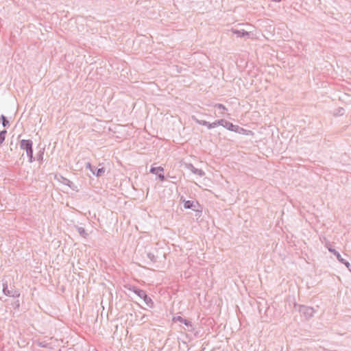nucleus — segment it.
I'll return each instance as SVG.
<instances>
[{
  "mask_svg": "<svg viewBox=\"0 0 351 351\" xmlns=\"http://www.w3.org/2000/svg\"><path fill=\"white\" fill-rule=\"evenodd\" d=\"M124 287L126 289H128L130 291H132L140 298L143 299L148 307L152 308H154V303L152 299L147 295L145 291L140 289L139 287H138L136 286L131 285H125L124 286Z\"/></svg>",
  "mask_w": 351,
  "mask_h": 351,
  "instance_id": "f257e3e1",
  "label": "nucleus"
},
{
  "mask_svg": "<svg viewBox=\"0 0 351 351\" xmlns=\"http://www.w3.org/2000/svg\"><path fill=\"white\" fill-rule=\"evenodd\" d=\"M20 147L26 152L27 156L28 157L29 162L32 163L35 161V158L33 155V142L30 139H23L20 141Z\"/></svg>",
  "mask_w": 351,
  "mask_h": 351,
  "instance_id": "f03ea898",
  "label": "nucleus"
},
{
  "mask_svg": "<svg viewBox=\"0 0 351 351\" xmlns=\"http://www.w3.org/2000/svg\"><path fill=\"white\" fill-rule=\"evenodd\" d=\"M296 306L298 307V311L306 319H309L313 316L315 311L313 307L295 304V307Z\"/></svg>",
  "mask_w": 351,
  "mask_h": 351,
  "instance_id": "7ed1b4c3",
  "label": "nucleus"
},
{
  "mask_svg": "<svg viewBox=\"0 0 351 351\" xmlns=\"http://www.w3.org/2000/svg\"><path fill=\"white\" fill-rule=\"evenodd\" d=\"M327 248L328 250V251L331 253L333 254L334 256H336L337 259L342 264H343L348 269L351 271V265L350 263L346 261V259H344L341 255L340 254V253L339 252H337L331 245H327Z\"/></svg>",
  "mask_w": 351,
  "mask_h": 351,
  "instance_id": "20e7f679",
  "label": "nucleus"
},
{
  "mask_svg": "<svg viewBox=\"0 0 351 351\" xmlns=\"http://www.w3.org/2000/svg\"><path fill=\"white\" fill-rule=\"evenodd\" d=\"M2 287H3V290H2L3 293L5 295L10 296V297H13V298H19L20 296V293L19 291L8 289V285L7 282H3Z\"/></svg>",
  "mask_w": 351,
  "mask_h": 351,
  "instance_id": "39448f33",
  "label": "nucleus"
},
{
  "mask_svg": "<svg viewBox=\"0 0 351 351\" xmlns=\"http://www.w3.org/2000/svg\"><path fill=\"white\" fill-rule=\"evenodd\" d=\"M164 168L161 166L160 167H153L152 166L149 170V172L152 174H155L158 176V178L160 181L163 182L165 180V176L164 175Z\"/></svg>",
  "mask_w": 351,
  "mask_h": 351,
  "instance_id": "423d86ee",
  "label": "nucleus"
},
{
  "mask_svg": "<svg viewBox=\"0 0 351 351\" xmlns=\"http://www.w3.org/2000/svg\"><path fill=\"white\" fill-rule=\"evenodd\" d=\"M180 201L184 202V208L186 209H191L194 211H198L197 208L200 207V205L197 202L186 200L182 196L180 197Z\"/></svg>",
  "mask_w": 351,
  "mask_h": 351,
  "instance_id": "0eeeda50",
  "label": "nucleus"
},
{
  "mask_svg": "<svg viewBox=\"0 0 351 351\" xmlns=\"http://www.w3.org/2000/svg\"><path fill=\"white\" fill-rule=\"evenodd\" d=\"M173 321L179 322L184 324L187 327L189 331H193L194 330L192 322L189 319L183 318L181 316L173 317Z\"/></svg>",
  "mask_w": 351,
  "mask_h": 351,
  "instance_id": "6e6552de",
  "label": "nucleus"
},
{
  "mask_svg": "<svg viewBox=\"0 0 351 351\" xmlns=\"http://www.w3.org/2000/svg\"><path fill=\"white\" fill-rule=\"evenodd\" d=\"M231 32L233 34L236 35L237 37L240 38H250V32L244 30V29H232Z\"/></svg>",
  "mask_w": 351,
  "mask_h": 351,
  "instance_id": "1a4fd4ad",
  "label": "nucleus"
},
{
  "mask_svg": "<svg viewBox=\"0 0 351 351\" xmlns=\"http://www.w3.org/2000/svg\"><path fill=\"white\" fill-rule=\"evenodd\" d=\"M62 183L66 186H68L70 189H71L73 191H78V187L77 185H75L73 182H71L70 180L64 178L62 176Z\"/></svg>",
  "mask_w": 351,
  "mask_h": 351,
  "instance_id": "9d476101",
  "label": "nucleus"
},
{
  "mask_svg": "<svg viewBox=\"0 0 351 351\" xmlns=\"http://www.w3.org/2000/svg\"><path fill=\"white\" fill-rule=\"evenodd\" d=\"M189 168L193 173L198 175L200 177L205 175V172L202 169L195 167L192 164H189Z\"/></svg>",
  "mask_w": 351,
  "mask_h": 351,
  "instance_id": "9b49d317",
  "label": "nucleus"
},
{
  "mask_svg": "<svg viewBox=\"0 0 351 351\" xmlns=\"http://www.w3.org/2000/svg\"><path fill=\"white\" fill-rule=\"evenodd\" d=\"M193 119L195 121V122L199 125L206 126L209 130L212 129V125L211 123H209L205 120H200L197 118L193 117Z\"/></svg>",
  "mask_w": 351,
  "mask_h": 351,
  "instance_id": "f8f14e48",
  "label": "nucleus"
},
{
  "mask_svg": "<svg viewBox=\"0 0 351 351\" xmlns=\"http://www.w3.org/2000/svg\"><path fill=\"white\" fill-rule=\"evenodd\" d=\"M221 125L223 126V128H226L227 130H231L232 128H233V123L226 120V119H221Z\"/></svg>",
  "mask_w": 351,
  "mask_h": 351,
  "instance_id": "ddd939ff",
  "label": "nucleus"
},
{
  "mask_svg": "<svg viewBox=\"0 0 351 351\" xmlns=\"http://www.w3.org/2000/svg\"><path fill=\"white\" fill-rule=\"evenodd\" d=\"M75 229L77 230L80 235L83 238H86L88 237V233L86 232L85 229L83 227L76 226Z\"/></svg>",
  "mask_w": 351,
  "mask_h": 351,
  "instance_id": "4468645a",
  "label": "nucleus"
},
{
  "mask_svg": "<svg viewBox=\"0 0 351 351\" xmlns=\"http://www.w3.org/2000/svg\"><path fill=\"white\" fill-rule=\"evenodd\" d=\"M106 171V169L104 167L101 168H95V171L93 172V175L96 177H101Z\"/></svg>",
  "mask_w": 351,
  "mask_h": 351,
  "instance_id": "2eb2a0df",
  "label": "nucleus"
},
{
  "mask_svg": "<svg viewBox=\"0 0 351 351\" xmlns=\"http://www.w3.org/2000/svg\"><path fill=\"white\" fill-rule=\"evenodd\" d=\"M230 131L234 132L239 133V134H243L246 130L244 128H243L239 125L233 124V128H232Z\"/></svg>",
  "mask_w": 351,
  "mask_h": 351,
  "instance_id": "dca6fc26",
  "label": "nucleus"
},
{
  "mask_svg": "<svg viewBox=\"0 0 351 351\" xmlns=\"http://www.w3.org/2000/svg\"><path fill=\"white\" fill-rule=\"evenodd\" d=\"M0 120L1 121V123L4 128L10 126V122L8 120L7 117L3 114L1 115Z\"/></svg>",
  "mask_w": 351,
  "mask_h": 351,
  "instance_id": "f3484780",
  "label": "nucleus"
},
{
  "mask_svg": "<svg viewBox=\"0 0 351 351\" xmlns=\"http://www.w3.org/2000/svg\"><path fill=\"white\" fill-rule=\"evenodd\" d=\"M7 134L6 130H3L0 132V146L2 145L5 139V135Z\"/></svg>",
  "mask_w": 351,
  "mask_h": 351,
  "instance_id": "a211bd4d",
  "label": "nucleus"
},
{
  "mask_svg": "<svg viewBox=\"0 0 351 351\" xmlns=\"http://www.w3.org/2000/svg\"><path fill=\"white\" fill-rule=\"evenodd\" d=\"M45 149H40L36 154V159L38 161L42 162L43 160Z\"/></svg>",
  "mask_w": 351,
  "mask_h": 351,
  "instance_id": "6ab92c4d",
  "label": "nucleus"
},
{
  "mask_svg": "<svg viewBox=\"0 0 351 351\" xmlns=\"http://www.w3.org/2000/svg\"><path fill=\"white\" fill-rule=\"evenodd\" d=\"M38 346L40 348H49V343L47 341H39L38 342Z\"/></svg>",
  "mask_w": 351,
  "mask_h": 351,
  "instance_id": "aec40b11",
  "label": "nucleus"
},
{
  "mask_svg": "<svg viewBox=\"0 0 351 351\" xmlns=\"http://www.w3.org/2000/svg\"><path fill=\"white\" fill-rule=\"evenodd\" d=\"M147 258L153 263H155L156 262V256H154V254H152V252H148L147 254Z\"/></svg>",
  "mask_w": 351,
  "mask_h": 351,
  "instance_id": "412c9836",
  "label": "nucleus"
},
{
  "mask_svg": "<svg viewBox=\"0 0 351 351\" xmlns=\"http://www.w3.org/2000/svg\"><path fill=\"white\" fill-rule=\"evenodd\" d=\"M221 119H218V120H216L215 121H214L213 123H211V125H212V129L213 128H215L217 126H219L221 125Z\"/></svg>",
  "mask_w": 351,
  "mask_h": 351,
  "instance_id": "4be33fe9",
  "label": "nucleus"
},
{
  "mask_svg": "<svg viewBox=\"0 0 351 351\" xmlns=\"http://www.w3.org/2000/svg\"><path fill=\"white\" fill-rule=\"evenodd\" d=\"M215 108L219 110H227L226 107L222 104H216Z\"/></svg>",
  "mask_w": 351,
  "mask_h": 351,
  "instance_id": "5701e85b",
  "label": "nucleus"
},
{
  "mask_svg": "<svg viewBox=\"0 0 351 351\" xmlns=\"http://www.w3.org/2000/svg\"><path fill=\"white\" fill-rule=\"evenodd\" d=\"M86 168L89 169L93 173L95 171V167L93 166L90 162L86 164Z\"/></svg>",
  "mask_w": 351,
  "mask_h": 351,
  "instance_id": "b1692460",
  "label": "nucleus"
},
{
  "mask_svg": "<svg viewBox=\"0 0 351 351\" xmlns=\"http://www.w3.org/2000/svg\"><path fill=\"white\" fill-rule=\"evenodd\" d=\"M14 306L15 308H19V306H20L19 300L15 301L14 303Z\"/></svg>",
  "mask_w": 351,
  "mask_h": 351,
  "instance_id": "393cba45",
  "label": "nucleus"
},
{
  "mask_svg": "<svg viewBox=\"0 0 351 351\" xmlns=\"http://www.w3.org/2000/svg\"><path fill=\"white\" fill-rule=\"evenodd\" d=\"M271 1L276 2V3H279V2L282 1V0H271Z\"/></svg>",
  "mask_w": 351,
  "mask_h": 351,
  "instance_id": "a878e982",
  "label": "nucleus"
}]
</instances>
